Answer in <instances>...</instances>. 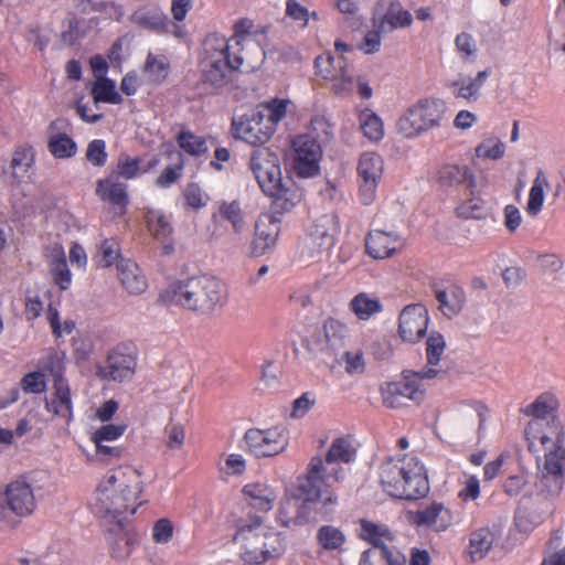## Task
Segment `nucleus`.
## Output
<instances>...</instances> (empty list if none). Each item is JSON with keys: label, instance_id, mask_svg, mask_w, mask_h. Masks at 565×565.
Listing matches in <instances>:
<instances>
[{"label": "nucleus", "instance_id": "nucleus-9", "mask_svg": "<svg viewBox=\"0 0 565 565\" xmlns=\"http://www.w3.org/2000/svg\"><path fill=\"white\" fill-rule=\"evenodd\" d=\"M344 476L345 471L340 465L329 462L327 457H313L299 488L307 494L309 501H318L323 507H332L337 504L338 498L331 488L334 483L342 481Z\"/></svg>", "mask_w": 565, "mask_h": 565}, {"label": "nucleus", "instance_id": "nucleus-28", "mask_svg": "<svg viewBox=\"0 0 565 565\" xmlns=\"http://www.w3.org/2000/svg\"><path fill=\"white\" fill-rule=\"evenodd\" d=\"M437 179L439 184L445 188H454L461 184H466L468 188L476 186V177L468 166L445 163L439 168Z\"/></svg>", "mask_w": 565, "mask_h": 565}, {"label": "nucleus", "instance_id": "nucleus-62", "mask_svg": "<svg viewBox=\"0 0 565 565\" xmlns=\"http://www.w3.org/2000/svg\"><path fill=\"white\" fill-rule=\"evenodd\" d=\"M174 527L169 519L162 518L154 522L151 537L157 544H167L173 536Z\"/></svg>", "mask_w": 565, "mask_h": 565}, {"label": "nucleus", "instance_id": "nucleus-59", "mask_svg": "<svg viewBox=\"0 0 565 565\" xmlns=\"http://www.w3.org/2000/svg\"><path fill=\"white\" fill-rule=\"evenodd\" d=\"M46 319L51 326L53 334L57 338L70 334L75 328V323L72 320L67 319L64 322H61L58 310L52 305L47 307Z\"/></svg>", "mask_w": 565, "mask_h": 565}, {"label": "nucleus", "instance_id": "nucleus-49", "mask_svg": "<svg viewBox=\"0 0 565 565\" xmlns=\"http://www.w3.org/2000/svg\"><path fill=\"white\" fill-rule=\"evenodd\" d=\"M493 544V534L489 529L482 527L470 535L469 554L473 561L482 559Z\"/></svg>", "mask_w": 565, "mask_h": 565}, {"label": "nucleus", "instance_id": "nucleus-50", "mask_svg": "<svg viewBox=\"0 0 565 565\" xmlns=\"http://www.w3.org/2000/svg\"><path fill=\"white\" fill-rule=\"evenodd\" d=\"M47 148L51 154L57 159H66L75 156L77 146L66 134L56 132L49 137Z\"/></svg>", "mask_w": 565, "mask_h": 565}, {"label": "nucleus", "instance_id": "nucleus-52", "mask_svg": "<svg viewBox=\"0 0 565 565\" xmlns=\"http://www.w3.org/2000/svg\"><path fill=\"white\" fill-rule=\"evenodd\" d=\"M35 152L32 147H19L11 160V169L14 178L21 180L34 164Z\"/></svg>", "mask_w": 565, "mask_h": 565}, {"label": "nucleus", "instance_id": "nucleus-18", "mask_svg": "<svg viewBox=\"0 0 565 565\" xmlns=\"http://www.w3.org/2000/svg\"><path fill=\"white\" fill-rule=\"evenodd\" d=\"M0 507L14 515L25 518L36 508V500L32 486L24 479H17L6 486L0 498Z\"/></svg>", "mask_w": 565, "mask_h": 565}, {"label": "nucleus", "instance_id": "nucleus-24", "mask_svg": "<svg viewBox=\"0 0 565 565\" xmlns=\"http://www.w3.org/2000/svg\"><path fill=\"white\" fill-rule=\"evenodd\" d=\"M243 498L255 510L268 512L273 509L277 498V490L265 480L252 481L244 486Z\"/></svg>", "mask_w": 565, "mask_h": 565}, {"label": "nucleus", "instance_id": "nucleus-14", "mask_svg": "<svg viewBox=\"0 0 565 565\" xmlns=\"http://www.w3.org/2000/svg\"><path fill=\"white\" fill-rule=\"evenodd\" d=\"M288 441V431L279 426L252 428L244 435L245 448L256 457L276 456L287 448Z\"/></svg>", "mask_w": 565, "mask_h": 565}, {"label": "nucleus", "instance_id": "nucleus-34", "mask_svg": "<svg viewBox=\"0 0 565 565\" xmlns=\"http://www.w3.org/2000/svg\"><path fill=\"white\" fill-rule=\"evenodd\" d=\"M130 19L136 25L157 34H168L170 32L168 15L160 10L140 9L134 12Z\"/></svg>", "mask_w": 565, "mask_h": 565}, {"label": "nucleus", "instance_id": "nucleus-11", "mask_svg": "<svg viewBox=\"0 0 565 565\" xmlns=\"http://www.w3.org/2000/svg\"><path fill=\"white\" fill-rule=\"evenodd\" d=\"M385 170L383 157L375 151L362 152L356 162L358 198L363 205L372 204Z\"/></svg>", "mask_w": 565, "mask_h": 565}, {"label": "nucleus", "instance_id": "nucleus-46", "mask_svg": "<svg viewBox=\"0 0 565 565\" xmlns=\"http://www.w3.org/2000/svg\"><path fill=\"white\" fill-rule=\"evenodd\" d=\"M92 96L95 104L107 103L118 105L122 102V97L116 88L115 81L108 77L95 79L92 87Z\"/></svg>", "mask_w": 565, "mask_h": 565}, {"label": "nucleus", "instance_id": "nucleus-61", "mask_svg": "<svg viewBox=\"0 0 565 565\" xmlns=\"http://www.w3.org/2000/svg\"><path fill=\"white\" fill-rule=\"evenodd\" d=\"M457 214L462 218L481 220L487 216V209L483 201L472 199L463 202L457 207Z\"/></svg>", "mask_w": 565, "mask_h": 565}, {"label": "nucleus", "instance_id": "nucleus-4", "mask_svg": "<svg viewBox=\"0 0 565 565\" xmlns=\"http://www.w3.org/2000/svg\"><path fill=\"white\" fill-rule=\"evenodd\" d=\"M380 479L384 491L394 498L416 500L429 492L425 467L415 457L384 462Z\"/></svg>", "mask_w": 565, "mask_h": 565}, {"label": "nucleus", "instance_id": "nucleus-29", "mask_svg": "<svg viewBox=\"0 0 565 565\" xmlns=\"http://www.w3.org/2000/svg\"><path fill=\"white\" fill-rule=\"evenodd\" d=\"M96 194L102 201L118 206L120 210H124L128 204L126 184L119 182L114 177L98 180L96 183Z\"/></svg>", "mask_w": 565, "mask_h": 565}, {"label": "nucleus", "instance_id": "nucleus-54", "mask_svg": "<svg viewBox=\"0 0 565 565\" xmlns=\"http://www.w3.org/2000/svg\"><path fill=\"white\" fill-rule=\"evenodd\" d=\"M254 24L250 20L242 19L235 23L234 36L228 41L230 44L234 45V51L239 52L242 54V50L245 45H253L257 51H260L259 46L254 43V41L249 40V36L254 33L253 31Z\"/></svg>", "mask_w": 565, "mask_h": 565}, {"label": "nucleus", "instance_id": "nucleus-47", "mask_svg": "<svg viewBox=\"0 0 565 565\" xmlns=\"http://www.w3.org/2000/svg\"><path fill=\"white\" fill-rule=\"evenodd\" d=\"M360 128L371 141H380L384 136L382 119L371 109H362L359 114Z\"/></svg>", "mask_w": 565, "mask_h": 565}, {"label": "nucleus", "instance_id": "nucleus-45", "mask_svg": "<svg viewBox=\"0 0 565 565\" xmlns=\"http://www.w3.org/2000/svg\"><path fill=\"white\" fill-rule=\"evenodd\" d=\"M546 189H548V181L544 172L539 170L530 189L526 204V212L530 215L536 216L541 212L545 200Z\"/></svg>", "mask_w": 565, "mask_h": 565}, {"label": "nucleus", "instance_id": "nucleus-33", "mask_svg": "<svg viewBox=\"0 0 565 565\" xmlns=\"http://www.w3.org/2000/svg\"><path fill=\"white\" fill-rule=\"evenodd\" d=\"M535 494L543 500H553L557 498L563 488V475L543 466L537 475L535 484Z\"/></svg>", "mask_w": 565, "mask_h": 565}, {"label": "nucleus", "instance_id": "nucleus-64", "mask_svg": "<svg viewBox=\"0 0 565 565\" xmlns=\"http://www.w3.org/2000/svg\"><path fill=\"white\" fill-rule=\"evenodd\" d=\"M87 160L96 167H103L107 161L106 143L102 139L90 141L86 150Z\"/></svg>", "mask_w": 565, "mask_h": 565}, {"label": "nucleus", "instance_id": "nucleus-19", "mask_svg": "<svg viewBox=\"0 0 565 565\" xmlns=\"http://www.w3.org/2000/svg\"><path fill=\"white\" fill-rule=\"evenodd\" d=\"M429 315L422 303L404 307L398 316V335L404 342L417 343L427 332Z\"/></svg>", "mask_w": 565, "mask_h": 565}, {"label": "nucleus", "instance_id": "nucleus-56", "mask_svg": "<svg viewBox=\"0 0 565 565\" xmlns=\"http://www.w3.org/2000/svg\"><path fill=\"white\" fill-rule=\"evenodd\" d=\"M178 143L182 150L191 156H201L209 149L206 140L191 131H181L178 136Z\"/></svg>", "mask_w": 565, "mask_h": 565}, {"label": "nucleus", "instance_id": "nucleus-44", "mask_svg": "<svg viewBox=\"0 0 565 565\" xmlns=\"http://www.w3.org/2000/svg\"><path fill=\"white\" fill-rule=\"evenodd\" d=\"M361 536L377 548L394 541V534L386 525L366 520L361 521Z\"/></svg>", "mask_w": 565, "mask_h": 565}, {"label": "nucleus", "instance_id": "nucleus-1", "mask_svg": "<svg viewBox=\"0 0 565 565\" xmlns=\"http://www.w3.org/2000/svg\"><path fill=\"white\" fill-rule=\"evenodd\" d=\"M141 472L132 466L109 469L97 482L90 499L100 521L129 520L143 503Z\"/></svg>", "mask_w": 565, "mask_h": 565}, {"label": "nucleus", "instance_id": "nucleus-58", "mask_svg": "<svg viewBox=\"0 0 565 565\" xmlns=\"http://www.w3.org/2000/svg\"><path fill=\"white\" fill-rule=\"evenodd\" d=\"M119 257V245L118 243L113 239H105L100 243L98 253L96 255V263L100 267H109L111 266L116 260H118Z\"/></svg>", "mask_w": 565, "mask_h": 565}, {"label": "nucleus", "instance_id": "nucleus-31", "mask_svg": "<svg viewBox=\"0 0 565 565\" xmlns=\"http://www.w3.org/2000/svg\"><path fill=\"white\" fill-rule=\"evenodd\" d=\"M148 230L152 236L163 243V254H170L173 250V245L169 241L172 234V226L168 215L159 210H150L147 215Z\"/></svg>", "mask_w": 565, "mask_h": 565}, {"label": "nucleus", "instance_id": "nucleus-21", "mask_svg": "<svg viewBox=\"0 0 565 565\" xmlns=\"http://www.w3.org/2000/svg\"><path fill=\"white\" fill-rule=\"evenodd\" d=\"M280 220L271 214H262L255 224L252 254L262 256L273 249L280 234Z\"/></svg>", "mask_w": 565, "mask_h": 565}, {"label": "nucleus", "instance_id": "nucleus-30", "mask_svg": "<svg viewBox=\"0 0 565 565\" xmlns=\"http://www.w3.org/2000/svg\"><path fill=\"white\" fill-rule=\"evenodd\" d=\"M218 215L232 225L233 241L235 243L242 242L244 234L247 232V222L241 203L236 200L223 201L218 205Z\"/></svg>", "mask_w": 565, "mask_h": 565}, {"label": "nucleus", "instance_id": "nucleus-53", "mask_svg": "<svg viewBox=\"0 0 565 565\" xmlns=\"http://www.w3.org/2000/svg\"><path fill=\"white\" fill-rule=\"evenodd\" d=\"M551 511L552 509L550 507L544 513H537L534 509L526 507L519 508L514 516L515 526L521 532L527 533L541 524L545 515L550 514Z\"/></svg>", "mask_w": 565, "mask_h": 565}, {"label": "nucleus", "instance_id": "nucleus-13", "mask_svg": "<svg viewBox=\"0 0 565 565\" xmlns=\"http://www.w3.org/2000/svg\"><path fill=\"white\" fill-rule=\"evenodd\" d=\"M380 392L383 405L395 409L403 407L405 401L422 402L426 387L425 383L415 377L413 372L405 369L398 380L383 383L380 386Z\"/></svg>", "mask_w": 565, "mask_h": 565}, {"label": "nucleus", "instance_id": "nucleus-63", "mask_svg": "<svg viewBox=\"0 0 565 565\" xmlns=\"http://www.w3.org/2000/svg\"><path fill=\"white\" fill-rule=\"evenodd\" d=\"M21 388L24 393L41 394L46 390V382L42 372H31L21 380Z\"/></svg>", "mask_w": 565, "mask_h": 565}, {"label": "nucleus", "instance_id": "nucleus-27", "mask_svg": "<svg viewBox=\"0 0 565 565\" xmlns=\"http://www.w3.org/2000/svg\"><path fill=\"white\" fill-rule=\"evenodd\" d=\"M117 276L122 288L130 295H140L147 289L146 276L131 259L120 258L118 260Z\"/></svg>", "mask_w": 565, "mask_h": 565}, {"label": "nucleus", "instance_id": "nucleus-8", "mask_svg": "<svg viewBox=\"0 0 565 565\" xmlns=\"http://www.w3.org/2000/svg\"><path fill=\"white\" fill-rule=\"evenodd\" d=\"M249 167L263 192L274 198L277 206L289 210L296 205L298 195L285 186L276 153L268 148L257 149L250 156Z\"/></svg>", "mask_w": 565, "mask_h": 565}, {"label": "nucleus", "instance_id": "nucleus-37", "mask_svg": "<svg viewBox=\"0 0 565 565\" xmlns=\"http://www.w3.org/2000/svg\"><path fill=\"white\" fill-rule=\"evenodd\" d=\"M136 367L134 355H108L107 365L100 367V374L114 381L129 380Z\"/></svg>", "mask_w": 565, "mask_h": 565}, {"label": "nucleus", "instance_id": "nucleus-41", "mask_svg": "<svg viewBox=\"0 0 565 565\" xmlns=\"http://www.w3.org/2000/svg\"><path fill=\"white\" fill-rule=\"evenodd\" d=\"M490 70L487 68L478 72L473 77L462 78L461 81L454 83V85L458 87L455 96L467 102L478 100L480 97V90L490 76Z\"/></svg>", "mask_w": 565, "mask_h": 565}, {"label": "nucleus", "instance_id": "nucleus-23", "mask_svg": "<svg viewBox=\"0 0 565 565\" xmlns=\"http://www.w3.org/2000/svg\"><path fill=\"white\" fill-rule=\"evenodd\" d=\"M416 360L407 370L422 383L427 380L444 377L454 367L449 355H415Z\"/></svg>", "mask_w": 565, "mask_h": 565}, {"label": "nucleus", "instance_id": "nucleus-7", "mask_svg": "<svg viewBox=\"0 0 565 565\" xmlns=\"http://www.w3.org/2000/svg\"><path fill=\"white\" fill-rule=\"evenodd\" d=\"M558 406L559 399L551 392L542 393L527 405L526 414L533 416L524 431L529 448L551 447L557 441L562 430L555 416Z\"/></svg>", "mask_w": 565, "mask_h": 565}, {"label": "nucleus", "instance_id": "nucleus-26", "mask_svg": "<svg viewBox=\"0 0 565 565\" xmlns=\"http://www.w3.org/2000/svg\"><path fill=\"white\" fill-rule=\"evenodd\" d=\"M62 362L56 359L51 372L55 377V394L46 402V409L56 416L70 418L72 415V401L68 387L62 381Z\"/></svg>", "mask_w": 565, "mask_h": 565}, {"label": "nucleus", "instance_id": "nucleus-5", "mask_svg": "<svg viewBox=\"0 0 565 565\" xmlns=\"http://www.w3.org/2000/svg\"><path fill=\"white\" fill-rule=\"evenodd\" d=\"M289 100L275 98L232 122L233 135L252 146H262L274 136L277 125L285 118Z\"/></svg>", "mask_w": 565, "mask_h": 565}, {"label": "nucleus", "instance_id": "nucleus-42", "mask_svg": "<svg viewBox=\"0 0 565 565\" xmlns=\"http://www.w3.org/2000/svg\"><path fill=\"white\" fill-rule=\"evenodd\" d=\"M305 508L306 503L300 505L297 499L286 497L280 502L277 521L287 527L300 525L307 520L302 512V509Z\"/></svg>", "mask_w": 565, "mask_h": 565}, {"label": "nucleus", "instance_id": "nucleus-60", "mask_svg": "<svg viewBox=\"0 0 565 565\" xmlns=\"http://www.w3.org/2000/svg\"><path fill=\"white\" fill-rule=\"evenodd\" d=\"M127 429L126 424H108L96 429L92 435L94 443L114 441L121 437Z\"/></svg>", "mask_w": 565, "mask_h": 565}, {"label": "nucleus", "instance_id": "nucleus-51", "mask_svg": "<svg viewBox=\"0 0 565 565\" xmlns=\"http://www.w3.org/2000/svg\"><path fill=\"white\" fill-rule=\"evenodd\" d=\"M383 3L387 4V11L383 17L384 23L388 24L392 29L406 28L412 24V14L404 10L398 1L383 0Z\"/></svg>", "mask_w": 565, "mask_h": 565}, {"label": "nucleus", "instance_id": "nucleus-36", "mask_svg": "<svg viewBox=\"0 0 565 565\" xmlns=\"http://www.w3.org/2000/svg\"><path fill=\"white\" fill-rule=\"evenodd\" d=\"M435 294L439 302V309L448 317L459 313L466 302L465 290L455 284H451L444 289L438 288Z\"/></svg>", "mask_w": 565, "mask_h": 565}, {"label": "nucleus", "instance_id": "nucleus-16", "mask_svg": "<svg viewBox=\"0 0 565 565\" xmlns=\"http://www.w3.org/2000/svg\"><path fill=\"white\" fill-rule=\"evenodd\" d=\"M317 73L331 83L332 92L338 96H349L355 88V76L341 57L319 56L315 61Z\"/></svg>", "mask_w": 565, "mask_h": 565}, {"label": "nucleus", "instance_id": "nucleus-25", "mask_svg": "<svg viewBox=\"0 0 565 565\" xmlns=\"http://www.w3.org/2000/svg\"><path fill=\"white\" fill-rule=\"evenodd\" d=\"M49 273L61 290H68L72 285V273L68 268L65 250L58 243L53 244L45 254Z\"/></svg>", "mask_w": 565, "mask_h": 565}, {"label": "nucleus", "instance_id": "nucleus-6", "mask_svg": "<svg viewBox=\"0 0 565 565\" xmlns=\"http://www.w3.org/2000/svg\"><path fill=\"white\" fill-rule=\"evenodd\" d=\"M246 57L234 51V45L228 40L213 33L206 36L200 58V70L205 82L215 87H222L226 83L230 71L238 70Z\"/></svg>", "mask_w": 565, "mask_h": 565}, {"label": "nucleus", "instance_id": "nucleus-57", "mask_svg": "<svg viewBox=\"0 0 565 565\" xmlns=\"http://www.w3.org/2000/svg\"><path fill=\"white\" fill-rule=\"evenodd\" d=\"M504 143L495 137L487 138L476 147V156L478 158L489 160L501 159L504 154Z\"/></svg>", "mask_w": 565, "mask_h": 565}, {"label": "nucleus", "instance_id": "nucleus-39", "mask_svg": "<svg viewBox=\"0 0 565 565\" xmlns=\"http://www.w3.org/2000/svg\"><path fill=\"white\" fill-rule=\"evenodd\" d=\"M356 456V443L351 435L339 436L334 438L326 455L329 462L349 463L354 460Z\"/></svg>", "mask_w": 565, "mask_h": 565}, {"label": "nucleus", "instance_id": "nucleus-35", "mask_svg": "<svg viewBox=\"0 0 565 565\" xmlns=\"http://www.w3.org/2000/svg\"><path fill=\"white\" fill-rule=\"evenodd\" d=\"M170 62L162 53L149 52L146 56L141 73L143 79L149 84H160L168 77Z\"/></svg>", "mask_w": 565, "mask_h": 565}, {"label": "nucleus", "instance_id": "nucleus-38", "mask_svg": "<svg viewBox=\"0 0 565 565\" xmlns=\"http://www.w3.org/2000/svg\"><path fill=\"white\" fill-rule=\"evenodd\" d=\"M349 310L361 321H369L383 311V305L379 297L359 292L349 302Z\"/></svg>", "mask_w": 565, "mask_h": 565}, {"label": "nucleus", "instance_id": "nucleus-22", "mask_svg": "<svg viewBox=\"0 0 565 565\" xmlns=\"http://www.w3.org/2000/svg\"><path fill=\"white\" fill-rule=\"evenodd\" d=\"M404 238L395 231H371L365 239L367 254L375 259L394 255L404 246Z\"/></svg>", "mask_w": 565, "mask_h": 565}, {"label": "nucleus", "instance_id": "nucleus-15", "mask_svg": "<svg viewBox=\"0 0 565 565\" xmlns=\"http://www.w3.org/2000/svg\"><path fill=\"white\" fill-rule=\"evenodd\" d=\"M128 521H102L109 555L116 561L127 559L139 543V534L128 525Z\"/></svg>", "mask_w": 565, "mask_h": 565}, {"label": "nucleus", "instance_id": "nucleus-17", "mask_svg": "<svg viewBox=\"0 0 565 565\" xmlns=\"http://www.w3.org/2000/svg\"><path fill=\"white\" fill-rule=\"evenodd\" d=\"M292 168L301 178H311L319 172L322 150L317 139L310 135H299L292 141Z\"/></svg>", "mask_w": 565, "mask_h": 565}, {"label": "nucleus", "instance_id": "nucleus-12", "mask_svg": "<svg viewBox=\"0 0 565 565\" xmlns=\"http://www.w3.org/2000/svg\"><path fill=\"white\" fill-rule=\"evenodd\" d=\"M340 233V222L335 214H324L315 220L301 243V254L316 258L328 254Z\"/></svg>", "mask_w": 565, "mask_h": 565}, {"label": "nucleus", "instance_id": "nucleus-3", "mask_svg": "<svg viewBox=\"0 0 565 565\" xmlns=\"http://www.w3.org/2000/svg\"><path fill=\"white\" fill-rule=\"evenodd\" d=\"M234 541L239 546V557L249 565H262L286 550L282 534L255 515L241 523Z\"/></svg>", "mask_w": 565, "mask_h": 565}, {"label": "nucleus", "instance_id": "nucleus-55", "mask_svg": "<svg viewBox=\"0 0 565 565\" xmlns=\"http://www.w3.org/2000/svg\"><path fill=\"white\" fill-rule=\"evenodd\" d=\"M456 52L463 62H473L477 57L478 45L471 33L460 32L455 36Z\"/></svg>", "mask_w": 565, "mask_h": 565}, {"label": "nucleus", "instance_id": "nucleus-20", "mask_svg": "<svg viewBox=\"0 0 565 565\" xmlns=\"http://www.w3.org/2000/svg\"><path fill=\"white\" fill-rule=\"evenodd\" d=\"M407 520L417 526L437 532L446 531L452 523L451 512L440 502H433L417 511H409Z\"/></svg>", "mask_w": 565, "mask_h": 565}, {"label": "nucleus", "instance_id": "nucleus-43", "mask_svg": "<svg viewBox=\"0 0 565 565\" xmlns=\"http://www.w3.org/2000/svg\"><path fill=\"white\" fill-rule=\"evenodd\" d=\"M562 435L563 431L559 430L557 441L551 447L541 445V447L529 449L534 454L544 451L545 462L543 466L563 475L565 472V447L562 445Z\"/></svg>", "mask_w": 565, "mask_h": 565}, {"label": "nucleus", "instance_id": "nucleus-2", "mask_svg": "<svg viewBox=\"0 0 565 565\" xmlns=\"http://www.w3.org/2000/svg\"><path fill=\"white\" fill-rule=\"evenodd\" d=\"M161 299L200 315H210L225 303L226 291L217 278L202 275L170 284L162 291Z\"/></svg>", "mask_w": 565, "mask_h": 565}, {"label": "nucleus", "instance_id": "nucleus-48", "mask_svg": "<svg viewBox=\"0 0 565 565\" xmlns=\"http://www.w3.org/2000/svg\"><path fill=\"white\" fill-rule=\"evenodd\" d=\"M317 541L326 551H342L347 536L343 531L333 525H323L317 532Z\"/></svg>", "mask_w": 565, "mask_h": 565}, {"label": "nucleus", "instance_id": "nucleus-32", "mask_svg": "<svg viewBox=\"0 0 565 565\" xmlns=\"http://www.w3.org/2000/svg\"><path fill=\"white\" fill-rule=\"evenodd\" d=\"M326 350L338 351L347 347L350 340V328L349 326L333 317H329L323 321L322 324Z\"/></svg>", "mask_w": 565, "mask_h": 565}, {"label": "nucleus", "instance_id": "nucleus-40", "mask_svg": "<svg viewBox=\"0 0 565 565\" xmlns=\"http://www.w3.org/2000/svg\"><path fill=\"white\" fill-rule=\"evenodd\" d=\"M158 163L159 159L157 157H152L147 164L141 166L140 158H132L126 153H121L118 158L116 172L118 177L131 180L139 177L141 173L152 170L158 166Z\"/></svg>", "mask_w": 565, "mask_h": 565}, {"label": "nucleus", "instance_id": "nucleus-10", "mask_svg": "<svg viewBox=\"0 0 565 565\" xmlns=\"http://www.w3.org/2000/svg\"><path fill=\"white\" fill-rule=\"evenodd\" d=\"M447 113V103L429 97L411 106L397 121V130L406 138H415L440 126Z\"/></svg>", "mask_w": 565, "mask_h": 565}]
</instances>
